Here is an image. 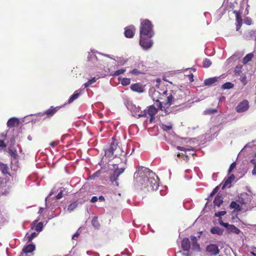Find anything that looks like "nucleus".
<instances>
[{"label":"nucleus","instance_id":"f257e3e1","mask_svg":"<svg viewBox=\"0 0 256 256\" xmlns=\"http://www.w3.org/2000/svg\"><path fill=\"white\" fill-rule=\"evenodd\" d=\"M163 96L166 98V102L156 100V106L166 114L170 113L168 108L172 104L180 106L186 102V94L182 90H166L163 92Z\"/></svg>","mask_w":256,"mask_h":256},{"label":"nucleus","instance_id":"f03ea898","mask_svg":"<svg viewBox=\"0 0 256 256\" xmlns=\"http://www.w3.org/2000/svg\"><path fill=\"white\" fill-rule=\"evenodd\" d=\"M158 178L155 174L149 172L148 176L140 178L138 180V186L144 192H154L159 186Z\"/></svg>","mask_w":256,"mask_h":256},{"label":"nucleus","instance_id":"7ed1b4c3","mask_svg":"<svg viewBox=\"0 0 256 256\" xmlns=\"http://www.w3.org/2000/svg\"><path fill=\"white\" fill-rule=\"evenodd\" d=\"M126 154V152L124 150L122 146H120L118 141L114 139L110 144L109 148L105 151V155L109 158H112V156L120 157L125 156Z\"/></svg>","mask_w":256,"mask_h":256},{"label":"nucleus","instance_id":"20e7f679","mask_svg":"<svg viewBox=\"0 0 256 256\" xmlns=\"http://www.w3.org/2000/svg\"><path fill=\"white\" fill-rule=\"evenodd\" d=\"M140 36H154L153 25L148 20H144L141 22L140 28Z\"/></svg>","mask_w":256,"mask_h":256},{"label":"nucleus","instance_id":"39448f33","mask_svg":"<svg viewBox=\"0 0 256 256\" xmlns=\"http://www.w3.org/2000/svg\"><path fill=\"white\" fill-rule=\"evenodd\" d=\"M158 110H160L158 106V108H156L154 105L150 106L147 107V109L140 112V114H138V118L147 117L148 116H150V122H152L154 119V116L157 114Z\"/></svg>","mask_w":256,"mask_h":256},{"label":"nucleus","instance_id":"423d86ee","mask_svg":"<svg viewBox=\"0 0 256 256\" xmlns=\"http://www.w3.org/2000/svg\"><path fill=\"white\" fill-rule=\"evenodd\" d=\"M153 36H140V44L144 49L150 48L152 44L151 38Z\"/></svg>","mask_w":256,"mask_h":256},{"label":"nucleus","instance_id":"0eeeda50","mask_svg":"<svg viewBox=\"0 0 256 256\" xmlns=\"http://www.w3.org/2000/svg\"><path fill=\"white\" fill-rule=\"evenodd\" d=\"M218 222L220 226L225 227L228 232H232L236 234H238L240 232V229L233 224H230L222 222V218L218 219Z\"/></svg>","mask_w":256,"mask_h":256},{"label":"nucleus","instance_id":"6e6552de","mask_svg":"<svg viewBox=\"0 0 256 256\" xmlns=\"http://www.w3.org/2000/svg\"><path fill=\"white\" fill-rule=\"evenodd\" d=\"M249 106L248 101L244 100L238 104L236 109L238 112H243L246 111L248 109Z\"/></svg>","mask_w":256,"mask_h":256},{"label":"nucleus","instance_id":"1a4fd4ad","mask_svg":"<svg viewBox=\"0 0 256 256\" xmlns=\"http://www.w3.org/2000/svg\"><path fill=\"white\" fill-rule=\"evenodd\" d=\"M206 251L212 256H216L220 253L218 246L214 244H210L206 247Z\"/></svg>","mask_w":256,"mask_h":256},{"label":"nucleus","instance_id":"9d476101","mask_svg":"<svg viewBox=\"0 0 256 256\" xmlns=\"http://www.w3.org/2000/svg\"><path fill=\"white\" fill-rule=\"evenodd\" d=\"M233 13L236 15V30H238L242 24V12L234 10Z\"/></svg>","mask_w":256,"mask_h":256},{"label":"nucleus","instance_id":"9b49d317","mask_svg":"<svg viewBox=\"0 0 256 256\" xmlns=\"http://www.w3.org/2000/svg\"><path fill=\"white\" fill-rule=\"evenodd\" d=\"M135 32L136 28L134 26H129L124 28V36L126 38H133Z\"/></svg>","mask_w":256,"mask_h":256},{"label":"nucleus","instance_id":"f8f14e48","mask_svg":"<svg viewBox=\"0 0 256 256\" xmlns=\"http://www.w3.org/2000/svg\"><path fill=\"white\" fill-rule=\"evenodd\" d=\"M235 177L234 174H232L227 178L224 179L223 182L221 184H222V188L224 189L226 186L230 187L232 182L234 180Z\"/></svg>","mask_w":256,"mask_h":256},{"label":"nucleus","instance_id":"ddd939ff","mask_svg":"<svg viewBox=\"0 0 256 256\" xmlns=\"http://www.w3.org/2000/svg\"><path fill=\"white\" fill-rule=\"evenodd\" d=\"M182 248L184 251H188L190 248V243L189 239L184 238L182 242Z\"/></svg>","mask_w":256,"mask_h":256},{"label":"nucleus","instance_id":"4468645a","mask_svg":"<svg viewBox=\"0 0 256 256\" xmlns=\"http://www.w3.org/2000/svg\"><path fill=\"white\" fill-rule=\"evenodd\" d=\"M60 108V107L56 106V108H54L51 106L50 108L47 110L44 114L47 116L48 117L52 116L54 114H56Z\"/></svg>","mask_w":256,"mask_h":256},{"label":"nucleus","instance_id":"2eb2a0df","mask_svg":"<svg viewBox=\"0 0 256 256\" xmlns=\"http://www.w3.org/2000/svg\"><path fill=\"white\" fill-rule=\"evenodd\" d=\"M130 88L132 91L142 92H144V88L140 84H134L131 85Z\"/></svg>","mask_w":256,"mask_h":256},{"label":"nucleus","instance_id":"dca6fc26","mask_svg":"<svg viewBox=\"0 0 256 256\" xmlns=\"http://www.w3.org/2000/svg\"><path fill=\"white\" fill-rule=\"evenodd\" d=\"M190 238L192 240V250H199L200 246L198 243L197 238L195 236H191Z\"/></svg>","mask_w":256,"mask_h":256},{"label":"nucleus","instance_id":"f3484780","mask_svg":"<svg viewBox=\"0 0 256 256\" xmlns=\"http://www.w3.org/2000/svg\"><path fill=\"white\" fill-rule=\"evenodd\" d=\"M18 124V118H12L9 119L7 122V126L9 128H14Z\"/></svg>","mask_w":256,"mask_h":256},{"label":"nucleus","instance_id":"a211bd4d","mask_svg":"<svg viewBox=\"0 0 256 256\" xmlns=\"http://www.w3.org/2000/svg\"><path fill=\"white\" fill-rule=\"evenodd\" d=\"M210 232L212 234L221 236L223 234L224 230L219 227L213 226L210 228Z\"/></svg>","mask_w":256,"mask_h":256},{"label":"nucleus","instance_id":"6ab92c4d","mask_svg":"<svg viewBox=\"0 0 256 256\" xmlns=\"http://www.w3.org/2000/svg\"><path fill=\"white\" fill-rule=\"evenodd\" d=\"M36 246L34 244H29L24 246L22 249V252L24 253L32 252L35 250Z\"/></svg>","mask_w":256,"mask_h":256},{"label":"nucleus","instance_id":"aec40b11","mask_svg":"<svg viewBox=\"0 0 256 256\" xmlns=\"http://www.w3.org/2000/svg\"><path fill=\"white\" fill-rule=\"evenodd\" d=\"M222 202L223 197L222 194H220V193H218L215 198L214 200V203L215 206H220Z\"/></svg>","mask_w":256,"mask_h":256},{"label":"nucleus","instance_id":"412c9836","mask_svg":"<svg viewBox=\"0 0 256 256\" xmlns=\"http://www.w3.org/2000/svg\"><path fill=\"white\" fill-rule=\"evenodd\" d=\"M219 78L217 77H212L210 78H207L204 80V84L206 86H210L212 84H214L216 82H217L218 79Z\"/></svg>","mask_w":256,"mask_h":256},{"label":"nucleus","instance_id":"4be33fe9","mask_svg":"<svg viewBox=\"0 0 256 256\" xmlns=\"http://www.w3.org/2000/svg\"><path fill=\"white\" fill-rule=\"evenodd\" d=\"M8 164L0 162V170L3 174H8Z\"/></svg>","mask_w":256,"mask_h":256},{"label":"nucleus","instance_id":"5701e85b","mask_svg":"<svg viewBox=\"0 0 256 256\" xmlns=\"http://www.w3.org/2000/svg\"><path fill=\"white\" fill-rule=\"evenodd\" d=\"M121 174V172L118 170H114V173L110 176V180L112 182H116L118 180L119 176Z\"/></svg>","mask_w":256,"mask_h":256},{"label":"nucleus","instance_id":"b1692460","mask_svg":"<svg viewBox=\"0 0 256 256\" xmlns=\"http://www.w3.org/2000/svg\"><path fill=\"white\" fill-rule=\"evenodd\" d=\"M254 58V54L252 53H250L247 54L242 59V63L244 64H246L249 62L251 61Z\"/></svg>","mask_w":256,"mask_h":256},{"label":"nucleus","instance_id":"393cba45","mask_svg":"<svg viewBox=\"0 0 256 256\" xmlns=\"http://www.w3.org/2000/svg\"><path fill=\"white\" fill-rule=\"evenodd\" d=\"M80 94L78 92V90H76L74 92V94L71 96L70 98L68 100V102L69 104L72 103L75 100L78 98V96H80Z\"/></svg>","mask_w":256,"mask_h":256},{"label":"nucleus","instance_id":"a878e982","mask_svg":"<svg viewBox=\"0 0 256 256\" xmlns=\"http://www.w3.org/2000/svg\"><path fill=\"white\" fill-rule=\"evenodd\" d=\"M242 66L240 64L237 65L234 70V74L236 76H240L242 73Z\"/></svg>","mask_w":256,"mask_h":256},{"label":"nucleus","instance_id":"bb28decb","mask_svg":"<svg viewBox=\"0 0 256 256\" xmlns=\"http://www.w3.org/2000/svg\"><path fill=\"white\" fill-rule=\"evenodd\" d=\"M8 153L10 156L12 157L14 159H16L18 157V155L17 154V152L16 149H12V148H8Z\"/></svg>","mask_w":256,"mask_h":256},{"label":"nucleus","instance_id":"cd10ccee","mask_svg":"<svg viewBox=\"0 0 256 256\" xmlns=\"http://www.w3.org/2000/svg\"><path fill=\"white\" fill-rule=\"evenodd\" d=\"M92 224L95 228H98L100 226V224L98 221V218L94 216L92 220Z\"/></svg>","mask_w":256,"mask_h":256},{"label":"nucleus","instance_id":"c85d7f7f","mask_svg":"<svg viewBox=\"0 0 256 256\" xmlns=\"http://www.w3.org/2000/svg\"><path fill=\"white\" fill-rule=\"evenodd\" d=\"M78 203L77 201H76L70 204L68 207V210L70 212L73 211L76 208L78 207Z\"/></svg>","mask_w":256,"mask_h":256},{"label":"nucleus","instance_id":"c756f323","mask_svg":"<svg viewBox=\"0 0 256 256\" xmlns=\"http://www.w3.org/2000/svg\"><path fill=\"white\" fill-rule=\"evenodd\" d=\"M230 207L232 208H234L236 210H240V207L239 204L236 202L232 201L231 202Z\"/></svg>","mask_w":256,"mask_h":256},{"label":"nucleus","instance_id":"7c9ffc66","mask_svg":"<svg viewBox=\"0 0 256 256\" xmlns=\"http://www.w3.org/2000/svg\"><path fill=\"white\" fill-rule=\"evenodd\" d=\"M217 111H218L217 110L215 109V108H214V109L208 108V109L206 110L203 113L205 115H206V114H214V113L216 112Z\"/></svg>","mask_w":256,"mask_h":256},{"label":"nucleus","instance_id":"2f4dec72","mask_svg":"<svg viewBox=\"0 0 256 256\" xmlns=\"http://www.w3.org/2000/svg\"><path fill=\"white\" fill-rule=\"evenodd\" d=\"M234 86V84L230 82H227L222 86V88L224 90L230 89Z\"/></svg>","mask_w":256,"mask_h":256},{"label":"nucleus","instance_id":"473e14b6","mask_svg":"<svg viewBox=\"0 0 256 256\" xmlns=\"http://www.w3.org/2000/svg\"><path fill=\"white\" fill-rule=\"evenodd\" d=\"M102 174V171L100 170L94 173L92 175L90 176V180H94L96 178H98L100 176V175Z\"/></svg>","mask_w":256,"mask_h":256},{"label":"nucleus","instance_id":"72a5a7b5","mask_svg":"<svg viewBox=\"0 0 256 256\" xmlns=\"http://www.w3.org/2000/svg\"><path fill=\"white\" fill-rule=\"evenodd\" d=\"M96 82V79L95 78H93L90 80H89L86 82L84 86L85 88L88 87L92 84Z\"/></svg>","mask_w":256,"mask_h":256},{"label":"nucleus","instance_id":"f704fd0d","mask_svg":"<svg viewBox=\"0 0 256 256\" xmlns=\"http://www.w3.org/2000/svg\"><path fill=\"white\" fill-rule=\"evenodd\" d=\"M212 64L211 61L208 58H205L203 60V66L207 68L210 66Z\"/></svg>","mask_w":256,"mask_h":256},{"label":"nucleus","instance_id":"c9c22d12","mask_svg":"<svg viewBox=\"0 0 256 256\" xmlns=\"http://www.w3.org/2000/svg\"><path fill=\"white\" fill-rule=\"evenodd\" d=\"M130 78H122L121 80V84L122 86H126L130 84Z\"/></svg>","mask_w":256,"mask_h":256},{"label":"nucleus","instance_id":"e433bc0d","mask_svg":"<svg viewBox=\"0 0 256 256\" xmlns=\"http://www.w3.org/2000/svg\"><path fill=\"white\" fill-rule=\"evenodd\" d=\"M28 234H26V238L28 240V242H30L33 238H34L35 237H36L38 236V234L36 232H32L30 235L27 236Z\"/></svg>","mask_w":256,"mask_h":256},{"label":"nucleus","instance_id":"4c0bfd02","mask_svg":"<svg viewBox=\"0 0 256 256\" xmlns=\"http://www.w3.org/2000/svg\"><path fill=\"white\" fill-rule=\"evenodd\" d=\"M126 68H121L120 70H117L114 72L112 74L113 76H118L120 74L124 73L126 72Z\"/></svg>","mask_w":256,"mask_h":256},{"label":"nucleus","instance_id":"58836bf2","mask_svg":"<svg viewBox=\"0 0 256 256\" xmlns=\"http://www.w3.org/2000/svg\"><path fill=\"white\" fill-rule=\"evenodd\" d=\"M43 229V223L42 222H38L36 226V230L37 232H41Z\"/></svg>","mask_w":256,"mask_h":256},{"label":"nucleus","instance_id":"ea45409f","mask_svg":"<svg viewBox=\"0 0 256 256\" xmlns=\"http://www.w3.org/2000/svg\"><path fill=\"white\" fill-rule=\"evenodd\" d=\"M162 128L164 131L168 132V131L172 130V126L171 124L166 125L165 124H162Z\"/></svg>","mask_w":256,"mask_h":256},{"label":"nucleus","instance_id":"a19ab883","mask_svg":"<svg viewBox=\"0 0 256 256\" xmlns=\"http://www.w3.org/2000/svg\"><path fill=\"white\" fill-rule=\"evenodd\" d=\"M130 73L134 75H138L140 74H144V72H140L136 68H134L130 71Z\"/></svg>","mask_w":256,"mask_h":256},{"label":"nucleus","instance_id":"79ce46f5","mask_svg":"<svg viewBox=\"0 0 256 256\" xmlns=\"http://www.w3.org/2000/svg\"><path fill=\"white\" fill-rule=\"evenodd\" d=\"M240 80L244 86H246L248 83L246 75L242 76L240 78Z\"/></svg>","mask_w":256,"mask_h":256},{"label":"nucleus","instance_id":"37998d69","mask_svg":"<svg viewBox=\"0 0 256 256\" xmlns=\"http://www.w3.org/2000/svg\"><path fill=\"white\" fill-rule=\"evenodd\" d=\"M226 214V211H220L218 212L215 213V216L217 217H219V219L221 218V216H224Z\"/></svg>","mask_w":256,"mask_h":256},{"label":"nucleus","instance_id":"c03bdc74","mask_svg":"<svg viewBox=\"0 0 256 256\" xmlns=\"http://www.w3.org/2000/svg\"><path fill=\"white\" fill-rule=\"evenodd\" d=\"M244 22L247 24V25H250L252 23V20L250 18H248V17H246V18L244 19Z\"/></svg>","mask_w":256,"mask_h":256},{"label":"nucleus","instance_id":"a18cd8bd","mask_svg":"<svg viewBox=\"0 0 256 256\" xmlns=\"http://www.w3.org/2000/svg\"><path fill=\"white\" fill-rule=\"evenodd\" d=\"M236 162H232L230 166V168H228V173H230L232 172V170L236 168Z\"/></svg>","mask_w":256,"mask_h":256},{"label":"nucleus","instance_id":"49530a36","mask_svg":"<svg viewBox=\"0 0 256 256\" xmlns=\"http://www.w3.org/2000/svg\"><path fill=\"white\" fill-rule=\"evenodd\" d=\"M6 147V144L4 140H0V148H4Z\"/></svg>","mask_w":256,"mask_h":256},{"label":"nucleus","instance_id":"de8ad7c7","mask_svg":"<svg viewBox=\"0 0 256 256\" xmlns=\"http://www.w3.org/2000/svg\"><path fill=\"white\" fill-rule=\"evenodd\" d=\"M238 202L242 204H244L246 205V202L242 198H239Z\"/></svg>","mask_w":256,"mask_h":256},{"label":"nucleus","instance_id":"09e8293b","mask_svg":"<svg viewBox=\"0 0 256 256\" xmlns=\"http://www.w3.org/2000/svg\"><path fill=\"white\" fill-rule=\"evenodd\" d=\"M63 196L62 192H60L56 196V198L57 200H59Z\"/></svg>","mask_w":256,"mask_h":256},{"label":"nucleus","instance_id":"8fccbe9b","mask_svg":"<svg viewBox=\"0 0 256 256\" xmlns=\"http://www.w3.org/2000/svg\"><path fill=\"white\" fill-rule=\"evenodd\" d=\"M176 148L180 150H182V151H186V150H189V149H186V148H184V147H182V146H178L176 147Z\"/></svg>","mask_w":256,"mask_h":256},{"label":"nucleus","instance_id":"3c124183","mask_svg":"<svg viewBox=\"0 0 256 256\" xmlns=\"http://www.w3.org/2000/svg\"><path fill=\"white\" fill-rule=\"evenodd\" d=\"M98 198H97V196H94L92 197L90 201L94 203V202H96L98 201Z\"/></svg>","mask_w":256,"mask_h":256},{"label":"nucleus","instance_id":"603ef678","mask_svg":"<svg viewBox=\"0 0 256 256\" xmlns=\"http://www.w3.org/2000/svg\"><path fill=\"white\" fill-rule=\"evenodd\" d=\"M58 144V142H52L50 143V146H54Z\"/></svg>","mask_w":256,"mask_h":256},{"label":"nucleus","instance_id":"864d4df0","mask_svg":"<svg viewBox=\"0 0 256 256\" xmlns=\"http://www.w3.org/2000/svg\"><path fill=\"white\" fill-rule=\"evenodd\" d=\"M252 174H254V175L256 174V162L254 164V169L252 171Z\"/></svg>","mask_w":256,"mask_h":256},{"label":"nucleus","instance_id":"5fc2aeb1","mask_svg":"<svg viewBox=\"0 0 256 256\" xmlns=\"http://www.w3.org/2000/svg\"><path fill=\"white\" fill-rule=\"evenodd\" d=\"M218 192L216 190L214 189L213 190L212 192L210 194V196H214Z\"/></svg>","mask_w":256,"mask_h":256},{"label":"nucleus","instance_id":"6e6d98bb","mask_svg":"<svg viewBox=\"0 0 256 256\" xmlns=\"http://www.w3.org/2000/svg\"><path fill=\"white\" fill-rule=\"evenodd\" d=\"M4 178L0 177V187L4 184Z\"/></svg>","mask_w":256,"mask_h":256},{"label":"nucleus","instance_id":"4d7b16f0","mask_svg":"<svg viewBox=\"0 0 256 256\" xmlns=\"http://www.w3.org/2000/svg\"><path fill=\"white\" fill-rule=\"evenodd\" d=\"M188 78H189V80L190 82H192L194 80H193V75L192 74H189L188 76Z\"/></svg>","mask_w":256,"mask_h":256},{"label":"nucleus","instance_id":"13d9d810","mask_svg":"<svg viewBox=\"0 0 256 256\" xmlns=\"http://www.w3.org/2000/svg\"><path fill=\"white\" fill-rule=\"evenodd\" d=\"M100 202H102V201H104L105 200L104 199V198L102 196H99L98 198Z\"/></svg>","mask_w":256,"mask_h":256},{"label":"nucleus","instance_id":"bf43d9fd","mask_svg":"<svg viewBox=\"0 0 256 256\" xmlns=\"http://www.w3.org/2000/svg\"><path fill=\"white\" fill-rule=\"evenodd\" d=\"M250 254L253 256H256V252H255L254 248L253 249L252 251L250 252Z\"/></svg>","mask_w":256,"mask_h":256},{"label":"nucleus","instance_id":"052dcab7","mask_svg":"<svg viewBox=\"0 0 256 256\" xmlns=\"http://www.w3.org/2000/svg\"><path fill=\"white\" fill-rule=\"evenodd\" d=\"M79 235H80V234H79V233H78V232H77L75 233V234H74L73 236H72V238H73V239H74V238H75V237H78V236H79Z\"/></svg>","mask_w":256,"mask_h":256},{"label":"nucleus","instance_id":"680f3d73","mask_svg":"<svg viewBox=\"0 0 256 256\" xmlns=\"http://www.w3.org/2000/svg\"><path fill=\"white\" fill-rule=\"evenodd\" d=\"M221 186H222V184H220V185H218V186H216L214 189L216 190V191L218 192V190H219V188H220V187Z\"/></svg>","mask_w":256,"mask_h":256},{"label":"nucleus","instance_id":"e2e57ef3","mask_svg":"<svg viewBox=\"0 0 256 256\" xmlns=\"http://www.w3.org/2000/svg\"><path fill=\"white\" fill-rule=\"evenodd\" d=\"M115 170H118V172H121V174L123 172L124 170L122 168L121 169H116Z\"/></svg>","mask_w":256,"mask_h":256},{"label":"nucleus","instance_id":"0e129e2a","mask_svg":"<svg viewBox=\"0 0 256 256\" xmlns=\"http://www.w3.org/2000/svg\"><path fill=\"white\" fill-rule=\"evenodd\" d=\"M38 222V220H34V222L32 224H32H35L36 222Z\"/></svg>","mask_w":256,"mask_h":256},{"label":"nucleus","instance_id":"69168bd1","mask_svg":"<svg viewBox=\"0 0 256 256\" xmlns=\"http://www.w3.org/2000/svg\"><path fill=\"white\" fill-rule=\"evenodd\" d=\"M178 156V157H180V153H178V154H177Z\"/></svg>","mask_w":256,"mask_h":256},{"label":"nucleus","instance_id":"338daca9","mask_svg":"<svg viewBox=\"0 0 256 256\" xmlns=\"http://www.w3.org/2000/svg\"><path fill=\"white\" fill-rule=\"evenodd\" d=\"M52 192H51L50 193V196H52Z\"/></svg>","mask_w":256,"mask_h":256},{"label":"nucleus","instance_id":"774afa93","mask_svg":"<svg viewBox=\"0 0 256 256\" xmlns=\"http://www.w3.org/2000/svg\"><path fill=\"white\" fill-rule=\"evenodd\" d=\"M65 256H68V255H66Z\"/></svg>","mask_w":256,"mask_h":256}]
</instances>
